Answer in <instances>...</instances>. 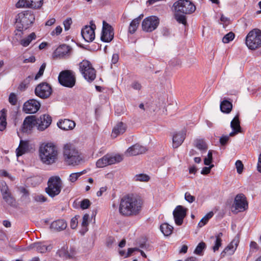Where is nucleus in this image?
Segmentation results:
<instances>
[{
  "mask_svg": "<svg viewBox=\"0 0 261 261\" xmlns=\"http://www.w3.org/2000/svg\"><path fill=\"white\" fill-rule=\"evenodd\" d=\"M36 38V35L35 33H31L27 37L22 39L20 41V44L23 47H27L30 45L31 42L35 40Z\"/></svg>",
  "mask_w": 261,
  "mask_h": 261,
  "instance_id": "obj_34",
  "label": "nucleus"
},
{
  "mask_svg": "<svg viewBox=\"0 0 261 261\" xmlns=\"http://www.w3.org/2000/svg\"><path fill=\"white\" fill-rule=\"evenodd\" d=\"M132 87L133 89L137 90H139L141 88L140 84L138 82H134L132 84Z\"/></svg>",
  "mask_w": 261,
  "mask_h": 261,
  "instance_id": "obj_63",
  "label": "nucleus"
},
{
  "mask_svg": "<svg viewBox=\"0 0 261 261\" xmlns=\"http://www.w3.org/2000/svg\"><path fill=\"white\" fill-rule=\"evenodd\" d=\"M222 236L223 233L222 232H219L215 236L216 240L215 244L212 247L214 252L218 251L219 248L222 246V240L221 238Z\"/></svg>",
  "mask_w": 261,
  "mask_h": 261,
  "instance_id": "obj_37",
  "label": "nucleus"
},
{
  "mask_svg": "<svg viewBox=\"0 0 261 261\" xmlns=\"http://www.w3.org/2000/svg\"><path fill=\"white\" fill-rule=\"evenodd\" d=\"M231 137L229 135L222 136L220 139V143L221 145H224L227 143L229 139V137Z\"/></svg>",
  "mask_w": 261,
  "mask_h": 261,
  "instance_id": "obj_58",
  "label": "nucleus"
},
{
  "mask_svg": "<svg viewBox=\"0 0 261 261\" xmlns=\"http://www.w3.org/2000/svg\"><path fill=\"white\" fill-rule=\"evenodd\" d=\"M150 179V176L145 173L137 174L133 177V180L137 182H147Z\"/></svg>",
  "mask_w": 261,
  "mask_h": 261,
  "instance_id": "obj_38",
  "label": "nucleus"
},
{
  "mask_svg": "<svg viewBox=\"0 0 261 261\" xmlns=\"http://www.w3.org/2000/svg\"><path fill=\"white\" fill-rule=\"evenodd\" d=\"M114 30L112 27L106 21L102 22V29L101 40L105 42H111L114 38Z\"/></svg>",
  "mask_w": 261,
  "mask_h": 261,
  "instance_id": "obj_14",
  "label": "nucleus"
},
{
  "mask_svg": "<svg viewBox=\"0 0 261 261\" xmlns=\"http://www.w3.org/2000/svg\"><path fill=\"white\" fill-rule=\"evenodd\" d=\"M86 170H83L79 172L72 173L69 175L68 180L70 182H74L81 176L86 173Z\"/></svg>",
  "mask_w": 261,
  "mask_h": 261,
  "instance_id": "obj_39",
  "label": "nucleus"
},
{
  "mask_svg": "<svg viewBox=\"0 0 261 261\" xmlns=\"http://www.w3.org/2000/svg\"><path fill=\"white\" fill-rule=\"evenodd\" d=\"M62 185V181L59 176H51L48 180L45 192L50 197L53 198L60 193Z\"/></svg>",
  "mask_w": 261,
  "mask_h": 261,
  "instance_id": "obj_6",
  "label": "nucleus"
},
{
  "mask_svg": "<svg viewBox=\"0 0 261 261\" xmlns=\"http://www.w3.org/2000/svg\"><path fill=\"white\" fill-rule=\"evenodd\" d=\"M143 17V14H141L138 17L134 19L130 23L128 31L130 34H134L137 30L140 21Z\"/></svg>",
  "mask_w": 261,
  "mask_h": 261,
  "instance_id": "obj_29",
  "label": "nucleus"
},
{
  "mask_svg": "<svg viewBox=\"0 0 261 261\" xmlns=\"http://www.w3.org/2000/svg\"><path fill=\"white\" fill-rule=\"evenodd\" d=\"M212 151L211 150H209L207 157L205 158L204 160V164L205 165H210L212 161Z\"/></svg>",
  "mask_w": 261,
  "mask_h": 261,
  "instance_id": "obj_48",
  "label": "nucleus"
},
{
  "mask_svg": "<svg viewBox=\"0 0 261 261\" xmlns=\"http://www.w3.org/2000/svg\"><path fill=\"white\" fill-rule=\"evenodd\" d=\"M35 58L34 56H31L29 57V58L25 59L23 60V62L24 63H34L35 61Z\"/></svg>",
  "mask_w": 261,
  "mask_h": 261,
  "instance_id": "obj_62",
  "label": "nucleus"
},
{
  "mask_svg": "<svg viewBox=\"0 0 261 261\" xmlns=\"http://www.w3.org/2000/svg\"><path fill=\"white\" fill-rule=\"evenodd\" d=\"M7 110L3 109L0 111V130L3 131L7 126V122L6 121Z\"/></svg>",
  "mask_w": 261,
  "mask_h": 261,
  "instance_id": "obj_32",
  "label": "nucleus"
},
{
  "mask_svg": "<svg viewBox=\"0 0 261 261\" xmlns=\"http://www.w3.org/2000/svg\"><path fill=\"white\" fill-rule=\"evenodd\" d=\"M89 219V215L86 214L84 215L82 219V225L84 227H87L88 225V220Z\"/></svg>",
  "mask_w": 261,
  "mask_h": 261,
  "instance_id": "obj_55",
  "label": "nucleus"
},
{
  "mask_svg": "<svg viewBox=\"0 0 261 261\" xmlns=\"http://www.w3.org/2000/svg\"><path fill=\"white\" fill-rule=\"evenodd\" d=\"M16 31L22 34L23 31L29 29L34 23L35 17L34 13L29 10L21 11L15 16Z\"/></svg>",
  "mask_w": 261,
  "mask_h": 261,
  "instance_id": "obj_3",
  "label": "nucleus"
},
{
  "mask_svg": "<svg viewBox=\"0 0 261 261\" xmlns=\"http://www.w3.org/2000/svg\"><path fill=\"white\" fill-rule=\"evenodd\" d=\"M214 167L213 165H210L209 167H205L203 168L201 171V173L203 175L207 174L210 172L211 169Z\"/></svg>",
  "mask_w": 261,
  "mask_h": 261,
  "instance_id": "obj_60",
  "label": "nucleus"
},
{
  "mask_svg": "<svg viewBox=\"0 0 261 261\" xmlns=\"http://www.w3.org/2000/svg\"><path fill=\"white\" fill-rule=\"evenodd\" d=\"M126 127L124 124L122 122H119L113 128L111 136L113 138H116L118 135L124 133Z\"/></svg>",
  "mask_w": 261,
  "mask_h": 261,
  "instance_id": "obj_30",
  "label": "nucleus"
},
{
  "mask_svg": "<svg viewBox=\"0 0 261 261\" xmlns=\"http://www.w3.org/2000/svg\"><path fill=\"white\" fill-rule=\"evenodd\" d=\"M234 38V34L231 32L226 34L222 39V41L224 43H228L232 41Z\"/></svg>",
  "mask_w": 261,
  "mask_h": 261,
  "instance_id": "obj_44",
  "label": "nucleus"
},
{
  "mask_svg": "<svg viewBox=\"0 0 261 261\" xmlns=\"http://www.w3.org/2000/svg\"><path fill=\"white\" fill-rule=\"evenodd\" d=\"M194 146L201 151V153L205 152L207 149V146L202 139H196L194 141Z\"/></svg>",
  "mask_w": 261,
  "mask_h": 261,
  "instance_id": "obj_33",
  "label": "nucleus"
},
{
  "mask_svg": "<svg viewBox=\"0 0 261 261\" xmlns=\"http://www.w3.org/2000/svg\"><path fill=\"white\" fill-rule=\"evenodd\" d=\"M69 46L66 44H62L59 46L55 51L54 55L58 57H63L68 55L70 51Z\"/></svg>",
  "mask_w": 261,
  "mask_h": 261,
  "instance_id": "obj_27",
  "label": "nucleus"
},
{
  "mask_svg": "<svg viewBox=\"0 0 261 261\" xmlns=\"http://www.w3.org/2000/svg\"><path fill=\"white\" fill-rule=\"evenodd\" d=\"M147 150L146 147L139 144H136L129 147L125 151L124 154L127 156L137 155L145 153Z\"/></svg>",
  "mask_w": 261,
  "mask_h": 261,
  "instance_id": "obj_19",
  "label": "nucleus"
},
{
  "mask_svg": "<svg viewBox=\"0 0 261 261\" xmlns=\"http://www.w3.org/2000/svg\"><path fill=\"white\" fill-rule=\"evenodd\" d=\"M17 101V96L14 93H11L9 97V102L12 105H16Z\"/></svg>",
  "mask_w": 261,
  "mask_h": 261,
  "instance_id": "obj_51",
  "label": "nucleus"
},
{
  "mask_svg": "<svg viewBox=\"0 0 261 261\" xmlns=\"http://www.w3.org/2000/svg\"><path fill=\"white\" fill-rule=\"evenodd\" d=\"M257 169L259 172H261V153L259 154L258 156Z\"/></svg>",
  "mask_w": 261,
  "mask_h": 261,
  "instance_id": "obj_64",
  "label": "nucleus"
},
{
  "mask_svg": "<svg viewBox=\"0 0 261 261\" xmlns=\"http://www.w3.org/2000/svg\"><path fill=\"white\" fill-rule=\"evenodd\" d=\"M0 188H1V191L2 195H4L5 193H8L10 192L9 190V188L6 185V182H2L0 185Z\"/></svg>",
  "mask_w": 261,
  "mask_h": 261,
  "instance_id": "obj_50",
  "label": "nucleus"
},
{
  "mask_svg": "<svg viewBox=\"0 0 261 261\" xmlns=\"http://www.w3.org/2000/svg\"><path fill=\"white\" fill-rule=\"evenodd\" d=\"M245 43L249 49L255 50L261 47V30L254 29L246 37Z\"/></svg>",
  "mask_w": 261,
  "mask_h": 261,
  "instance_id": "obj_5",
  "label": "nucleus"
},
{
  "mask_svg": "<svg viewBox=\"0 0 261 261\" xmlns=\"http://www.w3.org/2000/svg\"><path fill=\"white\" fill-rule=\"evenodd\" d=\"M51 122V118L48 115H43L36 119V125L38 130L43 131L47 128Z\"/></svg>",
  "mask_w": 261,
  "mask_h": 261,
  "instance_id": "obj_21",
  "label": "nucleus"
},
{
  "mask_svg": "<svg viewBox=\"0 0 261 261\" xmlns=\"http://www.w3.org/2000/svg\"><path fill=\"white\" fill-rule=\"evenodd\" d=\"M234 205L236 210L242 212L245 211L248 207V203L245 195L243 194H238L234 201Z\"/></svg>",
  "mask_w": 261,
  "mask_h": 261,
  "instance_id": "obj_20",
  "label": "nucleus"
},
{
  "mask_svg": "<svg viewBox=\"0 0 261 261\" xmlns=\"http://www.w3.org/2000/svg\"><path fill=\"white\" fill-rule=\"evenodd\" d=\"M91 202L89 199H84L81 201L80 207L82 209L85 210L88 208Z\"/></svg>",
  "mask_w": 261,
  "mask_h": 261,
  "instance_id": "obj_46",
  "label": "nucleus"
},
{
  "mask_svg": "<svg viewBox=\"0 0 261 261\" xmlns=\"http://www.w3.org/2000/svg\"><path fill=\"white\" fill-rule=\"evenodd\" d=\"M30 150L29 142L26 140H20L19 146L16 150L17 157L28 152Z\"/></svg>",
  "mask_w": 261,
  "mask_h": 261,
  "instance_id": "obj_24",
  "label": "nucleus"
},
{
  "mask_svg": "<svg viewBox=\"0 0 261 261\" xmlns=\"http://www.w3.org/2000/svg\"><path fill=\"white\" fill-rule=\"evenodd\" d=\"M36 125V119L34 116L27 117L23 121L21 130L24 133H29Z\"/></svg>",
  "mask_w": 261,
  "mask_h": 261,
  "instance_id": "obj_22",
  "label": "nucleus"
},
{
  "mask_svg": "<svg viewBox=\"0 0 261 261\" xmlns=\"http://www.w3.org/2000/svg\"><path fill=\"white\" fill-rule=\"evenodd\" d=\"M180 13L175 11L174 18L178 23L186 25L187 23L186 17L184 15V14H180Z\"/></svg>",
  "mask_w": 261,
  "mask_h": 261,
  "instance_id": "obj_40",
  "label": "nucleus"
},
{
  "mask_svg": "<svg viewBox=\"0 0 261 261\" xmlns=\"http://www.w3.org/2000/svg\"><path fill=\"white\" fill-rule=\"evenodd\" d=\"M230 126L232 129V132L229 134V136H234L236 134L241 132V127L240 126L238 116H235L231 121Z\"/></svg>",
  "mask_w": 261,
  "mask_h": 261,
  "instance_id": "obj_26",
  "label": "nucleus"
},
{
  "mask_svg": "<svg viewBox=\"0 0 261 261\" xmlns=\"http://www.w3.org/2000/svg\"><path fill=\"white\" fill-rule=\"evenodd\" d=\"M123 159V155L120 154H107L97 161L96 165L97 168H103L120 163Z\"/></svg>",
  "mask_w": 261,
  "mask_h": 261,
  "instance_id": "obj_7",
  "label": "nucleus"
},
{
  "mask_svg": "<svg viewBox=\"0 0 261 261\" xmlns=\"http://www.w3.org/2000/svg\"><path fill=\"white\" fill-rule=\"evenodd\" d=\"M239 242L240 237L239 235H237L221 252V256L224 257L227 255H232L233 254L238 248Z\"/></svg>",
  "mask_w": 261,
  "mask_h": 261,
  "instance_id": "obj_16",
  "label": "nucleus"
},
{
  "mask_svg": "<svg viewBox=\"0 0 261 261\" xmlns=\"http://www.w3.org/2000/svg\"><path fill=\"white\" fill-rule=\"evenodd\" d=\"M52 93V89L50 85L47 83H41L35 88V93L36 95L41 98H48Z\"/></svg>",
  "mask_w": 261,
  "mask_h": 261,
  "instance_id": "obj_12",
  "label": "nucleus"
},
{
  "mask_svg": "<svg viewBox=\"0 0 261 261\" xmlns=\"http://www.w3.org/2000/svg\"><path fill=\"white\" fill-rule=\"evenodd\" d=\"M71 23L72 20L70 18H68L64 21L63 24L65 31H68L70 29Z\"/></svg>",
  "mask_w": 261,
  "mask_h": 261,
  "instance_id": "obj_53",
  "label": "nucleus"
},
{
  "mask_svg": "<svg viewBox=\"0 0 261 261\" xmlns=\"http://www.w3.org/2000/svg\"><path fill=\"white\" fill-rule=\"evenodd\" d=\"M63 157L65 162L68 165H77L82 160L78 150L70 143L64 146Z\"/></svg>",
  "mask_w": 261,
  "mask_h": 261,
  "instance_id": "obj_4",
  "label": "nucleus"
},
{
  "mask_svg": "<svg viewBox=\"0 0 261 261\" xmlns=\"http://www.w3.org/2000/svg\"><path fill=\"white\" fill-rule=\"evenodd\" d=\"M62 32V28L61 26H57L54 30H53L51 33L50 35L51 36H58L59 35L61 32Z\"/></svg>",
  "mask_w": 261,
  "mask_h": 261,
  "instance_id": "obj_54",
  "label": "nucleus"
},
{
  "mask_svg": "<svg viewBox=\"0 0 261 261\" xmlns=\"http://www.w3.org/2000/svg\"><path fill=\"white\" fill-rule=\"evenodd\" d=\"M59 83L63 86L71 88L75 83V77L74 73L70 70H64L61 72L58 76Z\"/></svg>",
  "mask_w": 261,
  "mask_h": 261,
  "instance_id": "obj_9",
  "label": "nucleus"
},
{
  "mask_svg": "<svg viewBox=\"0 0 261 261\" xmlns=\"http://www.w3.org/2000/svg\"><path fill=\"white\" fill-rule=\"evenodd\" d=\"M79 66L81 73L90 70L91 74L93 75V67L89 61L83 60L80 63Z\"/></svg>",
  "mask_w": 261,
  "mask_h": 261,
  "instance_id": "obj_31",
  "label": "nucleus"
},
{
  "mask_svg": "<svg viewBox=\"0 0 261 261\" xmlns=\"http://www.w3.org/2000/svg\"><path fill=\"white\" fill-rule=\"evenodd\" d=\"M40 108V102L36 99H31L24 103L23 110L26 113L33 114L37 112L39 110Z\"/></svg>",
  "mask_w": 261,
  "mask_h": 261,
  "instance_id": "obj_18",
  "label": "nucleus"
},
{
  "mask_svg": "<svg viewBox=\"0 0 261 261\" xmlns=\"http://www.w3.org/2000/svg\"><path fill=\"white\" fill-rule=\"evenodd\" d=\"M173 229V226L167 223H163L160 226V230L165 236H170L172 233Z\"/></svg>",
  "mask_w": 261,
  "mask_h": 261,
  "instance_id": "obj_36",
  "label": "nucleus"
},
{
  "mask_svg": "<svg viewBox=\"0 0 261 261\" xmlns=\"http://www.w3.org/2000/svg\"><path fill=\"white\" fill-rule=\"evenodd\" d=\"M175 11L185 14H190L196 10L195 6L188 0H179L173 4Z\"/></svg>",
  "mask_w": 261,
  "mask_h": 261,
  "instance_id": "obj_8",
  "label": "nucleus"
},
{
  "mask_svg": "<svg viewBox=\"0 0 261 261\" xmlns=\"http://www.w3.org/2000/svg\"><path fill=\"white\" fill-rule=\"evenodd\" d=\"M186 137V131L184 130L175 132L172 137L173 147L177 148L184 142Z\"/></svg>",
  "mask_w": 261,
  "mask_h": 261,
  "instance_id": "obj_23",
  "label": "nucleus"
},
{
  "mask_svg": "<svg viewBox=\"0 0 261 261\" xmlns=\"http://www.w3.org/2000/svg\"><path fill=\"white\" fill-rule=\"evenodd\" d=\"M160 23V19L156 16L146 17L142 22V30L146 32H151L155 30Z\"/></svg>",
  "mask_w": 261,
  "mask_h": 261,
  "instance_id": "obj_10",
  "label": "nucleus"
},
{
  "mask_svg": "<svg viewBox=\"0 0 261 261\" xmlns=\"http://www.w3.org/2000/svg\"><path fill=\"white\" fill-rule=\"evenodd\" d=\"M258 246L257 243L254 241H251L250 243V251L255 252L258 250Z\"/></svg>",
  "mask_w": 261,
  "mask_h": 261,
  "instance_id": "obj_56",
  "label": "nucleus"
},
{
  "mask_svg": "<svg viewBox=\"0 0 261 261\" xmlns=\"http://www.w3.org/2000/svg\"><path fill=\"white\" fill-rule=\"evenodd\" d=\"M187 209L181 205L177 206L173 212L175 223L177 225H181L183 220L186 216Z\"/></svg>",
  "mask_w": 261,
  "mask_h": 261,
  "instance_id": "obj_17",
  "label": "nucleus"
},
{
  "mask_svg": "<svg viewBox=\"0 0 261 261\" xmlns=\"http://www.w3.org/2000/svg\"><path fill=\"white\" fill-rule=\"evenodd\" d=\"M232 103L227 100L222 101L220 104V110L223 113H230L232 110Z\"/></svg>",
  "mask_w": 261,
  "mask_h": 261,
  "instance_id": "obj_35",
  "label": "nucleus"
},
{
  "mask_svg": "<svg viewBox=\"0 0 261 261\" xmlns=\"http://www.w3.org/2000/svg\"><path fill=\"white\" fill-rule=\"evenodd\" d=\"M53 247L51 245H46L41 242H37L30 244L26 248L22 249L23 251H30L34 250L40 253H44L49 251Z\"/></svg>",
  "mask_w": 261,
  "mask_h": 261,
  "instance_id": "obj_15",
  "label": "nucleus"
},
{
  "mask_svg": "<svg viewBox=\"0 0 261 261\" xmlns=\"http://www.w3.org/2000/svg\"><path fill=\"white\" fill-rule=\"evenodd\" d=\"M43 5V0H19L15 4L17 8H28L39 9Z\"/></svg>",
  "mask_w": 261,
  "mask_h": 261,
  "instance_id": "obj_13",
  "label": "nucleus"
},
{
  "mask_svg": "<svg viewBox=\"0 0 261 261\" xmlns=\"http://www.w3.org/2000/svg\"><path fill=\"white\" fill-rule=\"evenodd\" d=\"M143 201L136 197L126 195L123 197L119 202V213L124 217L139 216L142 210Z\"/></svg>",
  "mask_w": 261,
  "mask_h": 261,
  "instance_id": "obj_1",
  "label": "nucleus"
},
{
  "mask_svg": "<svg viewBox=\"0 0 261 261\" xmlns=\"http://www.w3.org/2000/svg\"><path fill=\"white\" fill-rule=\"evenodd\" d=\"M57 125L61 129L67 130L72 129L75 126V123L71 120L65 119L59 121Z\"/></svg>",
  "mask_w": 261,
  "mask_h": 261,
  "instance_id": "obj_25",
  "label": "nucleus"
},
{
  "mask_svg": "<svg viewBox=\"0 0 261 261\" xmlns=\"http://www.w3.org/2000/svg\"><path fill=\"white\" fill-rule=\"evenodd\" d=\"M67 227L66 222L62 219L53 222L50 226L51 229L54 231H61L64 230Z\"/></svg>",
  "mask_w": 261,
  "mask_h": 261,
  "instance_id": "obj_28",
  "label": "nucleus"
},
{
  "mask_svg": "<svg viewBox=\"0 0 261 261\" xmlns=\"http://www.w3.org/2000/svg\"><path fill=\"white\" fill-rule=\"evenodd\" d=\"M208 222V220L204 216L198 223V226L200 227L204 226Z\"/></svg>",
  "mask_w": 261,
  "mask_h": 261,
  "instance_id": "obj_61",
  "label": "nucleus"
},
{
  "mask_svg": "<svg viewBox=\"0 0 261 261\" xmlns=\"http://www.w3.org/2000/svg\"><path fill=\"white\" fill-rule=\"evenodd\" d=\"M45 67H46V64L45 63H44L41 65L39 71L36 74V75L35 77V80H36L38 79L43 74Z\"/></svg>",
  "mask_w": 261,
  "mask_h": 261,
  "instance_id": "obj_47",
  "label": "nucleus"
},
{
  "mask_svg": "<svg viewBox=\"0 0 261 261\" xmlns=\"http://www.w3.org/2000/svg\"><path fill=\"white\" fill-rule=\"evenodd\" d=\"M3 198L5 200V201L9 205H14L15 204V200L13 197L12 196L10 192L8 193H5L3 195Z\"/></svg>",
  "mask_w": 261,
  "mask_h": 261,
  "instance_id": "obj_42",
  "label": "nucleus"
},
{
  "mask_svg": "<svg viewBox=\"0 0 261 261\" xmlns=\"http://www.w3.org/2000/svg\"><path fill=\"white\" fill-rule=\"evenodd\" d=\"M185 200L189 203H192L195 200V197L191 195V194L189 192H186L185 194Z\"/></svg>",
  "mask_w": 261,
  "mask_h": 261,
  "instance_id": "obj_52",
  "label": "nucleus"
},
{
  "mask_svg": "<svg viewBox=\"0 0 261 261\" xmlns=\"http://www.w3.org/2000/svg\"><path fill=\"white\" fill-rule=\"evenodd\" d=\"M205 247V244L204 242H200V243L198 244V245L195 248L194 250V253L196 254L200 255Z\"/></svg>",
  "mask_w": 261,
  "mask_h": 261,
  "instance_id": "obj_45",
  "label": "nucleus"
},
{
  "mask_svg": "<svg viewBox=\"0 0 261 261\" xmlns=\"http://www.w3.org/2000/svg\"><path fill=\"white\" fill-rule=\"evenodd\" d=\"M84 78L89 82L93 81L96 77V71L93 68V75L91 74V71L88 70L82 73Z\"/></svg>",
  "mask_w": 261,
  "mask_h": 261,
  "instance_id": "obj_41",
  "label": "nucleus"
},
{
  "mask_svg": "<svg viewBox=\"0 0 261 261\" xmlns=\"http://www.w3.org/2000/svg\"><path fill=\"white\" fill-rule=\"evenodd\" d=\"M67 247L63 246L60 249L58 250L57 254L60 257H67L69 255Z\"/></svg>",
  "mask_w": 261,
  "mask_h": 261,
  "instance_id": "obj_43",
  "label": "nucleus"
},
{
  "mask_svg": "<svg viewBox=\"0 0 261 261\" xmlns=\"http://www.w3.org/2000/svg\"><path fill=\"white\" fill-rule=\"evenodd\" d=\"M59 149L51 142H43L39 147V156L41 162L46 165L55 163L58 160Z\"/></svg>",
  "mask_w": 261,
  "mask_h": 261,
  "instance_id": "obj_2",
  "label": "nucleus"
},
{
  "mask_svg": "<svg viewBox=\"0 0 261 261\" xmlns=\"http://www.w3.org/2000/svg\"><path fill=\"white\" fill-rule=\"evenodd\" d=\"M90 25H86L81 31V34L84 39L87 42H91L95 39V30L96 25L93 21H91Z\"/></svg>",
  "mask_w": 261,
  "mask_h": 261,
  "instance_id": "obj_11",
  "label": "nucleus"
},
{
  "mask_svg": "<svg viewBox=\"0 0 261 261\" xmlns=\"http://www.w3.org/2000/svg\"><path fill=\"white\" fill-rule=\"evenodd\" d=\"M78 224V220L76 216H75L74 217L72 218L70 221V227L72 229H75Z\"/></svg>",
  "mask_w": 261,
  "mask_h": 261,
  "instance_id": "obj_57",
  "label": "nucleus"
},
{
  "mask_svg": "<svg viewBox=\"0 0 261 261\" xmlns=\"http://www.w3.org/2000/svg\"><path fill=\"white\" fill-rule=\"evenodd\" d=\"M236 167L237 168V172L239 174H241L243 171L244 165L240 160H238L236 162Z\"/></svg>",
  "mask_w": 261,
  "mask_h": 261,
  "instance_id": "obj_49",
  "label": "nucleus"
},
{
  "mask_svg": "<svg viewBox=\"0 0 261 261\" xmlns=\"http://www.w3.org/2000/svg\"><path fill=\"white\" fill-rule=\"evenodd\" d=\"M34 199L37 202H43L46 201V198L42 195H36Z\"/></svg>",
  "mask_w": 261,
  "mask_h": 261,
  "instance_id": "obj_59",
  "label": "nucleus"
}]
</instances>
